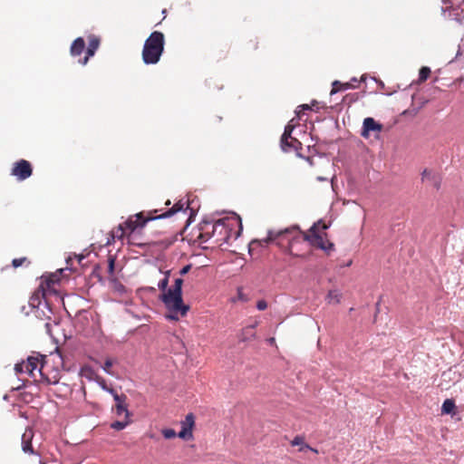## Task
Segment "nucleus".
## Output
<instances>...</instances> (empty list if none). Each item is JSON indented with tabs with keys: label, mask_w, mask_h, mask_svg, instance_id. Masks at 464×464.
<instances>
[{
	"label": "nucleus",
	"mask_w": 464,
	"mask_h": 464,
	"mask_svg": "<svg viewBox=\"0 0 464 464\" xmlns=\"http://www.w3.org/2000/svg\"><path fill=\"white\" fill-rule=\"evenodd\" d=\"M112 364H113L112 361L111 359H107L102 366L103 371L109 374H111V368Z\"/></svg>",
	"instance_id": "7c9ffc66"
},
{
	"label": "nucleus",
	"mask_w": 464,
	"mask_h": 464,
	"mask_svg": "<svg viewBox=\"0 0 464 464\" xmlns=\"http://www.w3.org/2000/svg\"><path fill=\"white\" fill-rule=\"evenodd\" d=\"M129 424V421H120L116 420L111 424V428L116 430H123L127 425Z\"/></svg>",
	"instance_id": "cd10ccee"
},
{
	"label": "nucleus",
	"mask_w": 464,
	"mask_h": 464,
	"mask_svg": "<svg viewBox=\"0 0 464 464\" xmlns=\"http://www.w3.org/2000/svg\"><path fill=\"white\" fill-rule=\"evenodd\" d=\"M299 149H301V142L297 139L293 137L288 140L287 150H283L288 152L292 150H297Z\"/></svg>",
	"instance_id": "4be33fe9"
},
{
	"label": "nucleus",
	"mask_w": 464,
	"mask_h": 464,
	"mask_svg": "<svg viewBox=\"0 0 464 464\" xmlns=\"http://www.w3.org/2000/svg\"><path fill=\"white\" fill-rule=\"evenodd\" d=\"M310 109H311V108H310V106H309L308 104H302V105L298 106L297 110L295 111V113H296V115H297L298 117H300V116H301V114H302L304 111H307V110H310Z\"/></svg>",
	"instance_id": "473e14b6"
},
{
	"label": "nucleus",
	"mask_w": 464,
	"mask_h": 464,
	"mask_svg": "<svg viewBox=\"0 0 464 464\" xmlns=\"http://www.w3.org/2000/svg\"><path fill=\"white\" fill-rule=\"evenodd\" d=\"M84 49H85V42H84L83 38L78 37L72 42L71 48H70V53L72 56H79L82 53Z\"/></svg>",
	"instance_id": "dca6fc26"
},
{
	"label": "nucleus",
	"mask_w": 464,
	"mask_h": 464,
	"mask_svg": "<svg viewBox=\"0 0 464 464\" xmlns=\"http://www.w3.org/2000/svg\"><path fill=\"white\" fill-rule=\"evenodd\" d=\"M114 401H116L115 412L117 416H121L122 414H124L126 419H128L130 413L126 403L127 396L125 394H115Z\"/></svg>",
	"instance_id": "f8f14e48"
},
{
	"label": "nucleus",
	"mask_w": 464,
	"mask_h": 464,
	"mask_svg": "<svg viewBox=\"0 0 464 464\" xmlns=\"http://www.w3.org/2000/svg\"><path fill=\"white\" fill-rule=\"evenodd\" d=\"M170 204H171V203H170V200H169V199H168V200L166 201V203H165V205H166V206H169Z\"/></svg>",
	"instance_id": "a19ab883"
},
{
	"label": "nucleus",
	"mask_w": 464,
	"mask_h": 464,
	"mask_svg": "<svg viewBox=\"0 0 464 464\" xmlns=\"http://www.w3.org/2000/svg\"><path fill=\"white\" fill-rule=\"evenodd\" d=\"M294 128H295V126H294V125H292L291 123H288V124L285 126V131H288V132H293Z\"/></svg>",
	"instance_id": "4c0bfd02"
},
{
	"label": "nucleus",
	"mask_w": 464,
	"mask_h": 464,
	"mask_svg": "<svg viewBox=\"0 0 464 464\" xmlns=\"http://www.w3.org/2000/svg\"><path fill=\"white\" fill-rule=\"evenodd\" d=\"M274 341H275V339H274V338H270V339H269V342H270V343H273Z\"/></svg>",
	"instance_id": "c03bdc74"
},
{
	"label": "nucleus",
	"mask_w": 464,
	"mask_h": 464,
	"mask_svg": "<svg viewBox=\"0 0 464 464\" xmlns=\"http://www.w3.org/2000/svg\"><path fill=\"white\" fill-rule=\"evenodd\" d=\"M182 284L181 278H177L174 285L161 295V300L168 309L166 318L178 321L180 316H185L188 311V306L184 304L182 300Z\"/></svg>",
	"instance_id": "7ed1b4c3"
},
{
	"label": "nucleus",
	"mask_w": 464,
	"mask_h": 464,
	"mask_svg": "<svg viewBox=\"0 0 464 464\" xmlns=\"http://www.w3.org/2000/svg\"><path fill=\"white\" fill-rule=\"evenodd\" d=\"M382 130V124L376 122L373 118L368 117L363 121L362 130L361 134L362 137L368 138L370 131L381 132Z\"/></svg>",
	"instance_id": "9b49d317"
},
{
	"label": "nucleus",
	"mask_w": 464,
	"mask_h": 464,
	"mask_svg": "<svg viewBox=\"0 0 464 464\" xmlns=\"http://www.w3.org/2000/svg\"><path fill=\"white\" fill-rule=\"evenodd\" d=\"M342 298V294L337 290H330L326 295L328 304H339Z\"/></svg>",
	"instance_id": "aec40b11"
},
{
	"label": "nucleus",
	"mask_w": 464,
	"mask_h": 464,
	"mask_svg": "<svg viewBox=\"0 0 464 464\" xmlns=\"http://www.w3.org/2000/svg\"><path fill=\"white\" fill-rule=\"evenodd\" d=\"M46 288L44 285V283H41L39 287L34 292L29 299V304L32 307H37L41 304L42 298L45 297Z\"/></svg>",
	"instance_id": "2eb2a0df"
},
{
	"label": "nucleus",
	"mask_w": 464,
	"mask_h": 464,
	"mask_svg": "<svg viewBox=\"0 0 464 464\" xmlns=\"http://www.w3.org/2000/svg\"><path fill=\"white\" fill-rule=\"evenodd\" d=\"M169 272H167L165 276L158 284V287L163 293H166L168 291L167 287H168V285H169Z\"/></svg>",
	"instance_id": "393cba45"
},
{
	"label": "nucleus",
	"mask_w": 464,
	"mask_h": 464,
	"mask_svg": "<svg viewBox=\"0 0 464 464\" xmlns=\"http://www.w3.org/2000/svg\"><path fill=\"white\" fill-rule=\"evenodd\" d=\"M304 439L301 436H295L291 441L292 446H302L304 444Z\"/></svg>",
	"instance_id": "2f4dec72"
},
{
	"label": "nucleus",
	"mask_w": 464,
	"mask_h": 464,
	"mask_svg": "<svg viewBox=\"0 0 464 464\" xmlns=\"http://www.w3.org/2000/svg\"><path fill=\"white\" fill-rule=\"evenodd\" d=\"M351 88H353V85L351 82H341L339 81H334L333 82L331 95H333L338 92L346 91Z\"/></svg>",
	"instance_id": "a211bd4d"
},
{
	"label": "nucleus",
	"mask_w": 464,
	"mask_h": 464,
	"mask_svg": "<svg viewBox=\"0 0 464 464\" xmlns=\"http://www.w3.org/2000/svg\"><path fill=\"white\" fill-rule=\"evenodd\" d=\"M327 227V225L320 220L314 223L305 233L301 232L298 227L295 226L284 230H269L266 238L252 240L250 246H263L271 242H276L277 246H285V242H286L287 252L292 254L293 243L302 238L304 241L309 242L312 246L322 249L326 254H329L334 250V245L327 238V234L325 233Z\"/></svg>",
	"instance_id": "f257e3e1"
},
{
	"label": "nucleus",
	"mask_w": 464,
	"mask_h": 464,
	"mask_svg": "<svg viewBox=\"0 0 464 464\" xmlns=\"http://www.w3.org/2000/svg\"><path fill=\"white\" fill-rule=\"evenodd\" d=\"M256 308L260 311H264L267 308V303L265 300H259L256 303Z\"/></svg>",
	"instance_id": "f704fd0d"
},
{
	"label": "nucleus",
	"mask_w": 464,
	"mask_h": 464,
	"mask_svg": "<svg viewBox=\"0 0 464 464\" xmlns=\"http://www.w3.org/2000/svg\"><path fill=\"white\" fill-rule=\"evenodd\" d=\"M292 137V132L284 131L282 137H281V148L282 150H287L288 140Z\"/></svg>",
	"instance_id": "a878e982"
},
{
	"label": "nucleus",
	"mask_w": 464,
	"mask_h": 464,
	"mask_svg": "<svg viewBox=\"0 0 464 464\" xmlns=\"http://www.w3.org/2000/svg\"><path fill=\"white\" fill-rule=\"evenodd\" d=\"M108 392H110L113 397L115 394H118L114 389L112 388H109V390L107 391Z\"/></svg>",
	"instance_id": "58836bf2"
},
{
	"label": "nucleus",
	"mask_w": 464,
	"mask_h": 464,
	"mask_svg": "<svg viewBox=\"0 0 464 464\" xmlns=\"http://www.w3.org/2000/svg\"><path fill=\"white\" fill-rule=\"evenodd\" d=\"M31 262L26 258V257H20V258H14L13 259L12 261V266L14 267V268H17L19 266H30Z\"/></svg>",
	"instance_id": "b1692460"
},
{
	"label": "nucleus",
	"mask_w": 464,
	"mask_h": 464,
	"mask_svg": "<svg viewBox=\"0 0 464 464\" xmlns=\"http://www.w3.org/2000/svg\"><path fill=\"white\" fill-rule=\"evenodd\" d=\"M430 69L427 66H423L420 68L419 72V81L420 82H425L430 75Z\"/></svg>",
	"instance_id": "5701e85b"
},
{
	"label": "nucleus",
	"mask_w": 464,
	"mask_h": 464,
	"mask_svg": "<svg viewBox=\"0 0 464 464\" xmlns=\"http://www.w3.org/2000/svg\"><path fill=\"white\" fill-rule=\"evenodd\" d=\"M352 97H353V98H352V100H351V101H355V100L357 99V94H356V93H353V94L352 95Z\"/></svg>",
	"instance_id": "ea45409f"
},
{
	"label": "nucleus",
	"mask_w": 464,
	"mask_h": 464,
	"mask_svg": "<svg viewBox=\"0 0 464 464\" xmlns=\"http://www.w3.org/2000/svg\"><path fill=\"white\" fill-rule=\"evenodd\" d=\"M161 433L163 437L167 440L174 439L175 437L178 436V434L173 429H163L161 430Z\"/></svg>",
	"instance_id": "bb28decb"
},
{
	"label": "nucleus",
	"mask_w": 464,
	"mask_h": 464,
	"mask_svg": "<svg viewBox=\"0 0 464 464\" xmlns=\"http://www.w3.org/2000/svg\"><path fill=\"white\" fill-rule=\"evenodd\" d=\"M114 265H115V258L111 256H109L108 259V272L110 275H112L114 272Z\"/></svg>",
	"instance_id": "c756f323"
},
{
	"label": "nucleus",
	"mask_w": 464,
	"mask_h": 464,
	"mask_svg": "<svg viewBox=\"0 0 464 464\" xmlns=\"http://www.w3.org/2000/svg\"><path fill=\"white\" fill-rule=\"evenodd\" d=\"M97 382L98 383L100 384V386L102 387V390L104 391H108L110 387L107 386V383L105 382V380L102 377H98L97 378Z\"/></svg>",
	"instance_id": "c9c22d12"
},
{
	"label": "nucleus",
	"mask_w": 464,
	"mask_h": 464,
	"mask_svg": "<svg viewBox=\"0 0 464 464\" xmlns=\"http://www.w3.org/2000/svg\"><path fill=\"white\" fill-rule=\"evenodd\" d=\"M55 360H58L59 363L62 362V358L60 355H51L49 357L41 355V366L38 370L43 382L47 384H56L60 381V372L58 368H54L51 363V361H53V363H54Z\"/></svg>",
	"instance_id": "423d86ee"
},
{
	"label": "nucleus",
	"mask_w": 464,
	"mask_h": 464,
	"mask_svg": "<svg viewBox=\"0 0 464 464\" xmlns=\"http://www.w3.org/2000/svg\"><path fill=\"white\" fill-rule=\"evenodd\" d=\"M34 432L31 429L25 430L22 436V450L24 453L34 454V448L32 446V440Z\"/></svg>",
	"instance_id": "ddd939ff"
},
{
	"label": "nucleus",
	"mask_w": 464,
	"mask_h": 464,
	"mask_svg": "<svg viewBox=\"0 0 464 464\" xmlns=\"http://www.w3.org/2000/svg\"><path fill=\"white\" fill-rule=\"evenodd\" d=\"M189 209L188 201H178L172 208L167 211L161 212L162 209H152L149 211H140L135 215L130 216L123 223L112 229L111 237L113 239H122L126 236H130L138 229L143 228L149 221L166 218L173 216L178 212L187 213Z\"/></svg>",
	"instance_id": "f03ea898"
},
{
	"label": "nucleus",
	"mask_w": 464,
	"mask_h": 464,
	"mask_svg": "<svg viewBox=\"0 0 464 464\" xmlns=\"http://www.w3.org/2000/svg\"><path fill=\"white\" fill-rule=\"evenodd\" d=\"M191 216L188 218V223L190 221Z\"/></svg>",
	"instance_id": "a18cd8bd"
},
{
	"label": "nucleus",
	"mask_w": 464,
	"mask_h": 464,
	"mask_svg": "<svg viewBox=\"0 0 464 464\" xmlns=\"http://www.w3.org/2000/svg\"><path fill=\"white\" fill-rule=\"evenodd\" d=\"M14 370L16 373L26 372V363L25 362H22L20 363H16L14 366Z\"/></svg>",
	"instance_id": "c85d7f7f"
},
{
	"label": "nucleus",
	"mask_w": 464,
	"mask_h": 464,
	"mask_svg": "<svg viewBox=\"0 0 464 464\" xmlns=\"http://www.w3.org/2000/svg\"><path fill=\"white\" fill-rule=\"evenodd\" d=\"M33 174L32 164L26 160H19L14 163L11 175L15 177L17 180H24Z\"/></svg>",
	"instance_id": "0eeeda50"
},
{
	"label": "nucleus",
	"mask_w": 464,
	"mask_h": 464,
	"mask_svg": "<svg viewBox=\"0 0 464 464\" xmlns=\"http://www.w3.org/2000/svg\"><path fill=\"white\" fill-rule=\"evenodd\" d=\"M422 181L428 182L430 185L433 186L436 189L440 188L441 179L440 176L430 169H424L421 174Z\"/></svg>",
	"instance_id": "4468645a"
},
{
	"label": "nucleus",
	"mask_w": 464,
	"mask_h": 464,
	"mask_svg": "<svg viewBox=\"0 0 464 464\" xmlns=\"http://www.w3.org/2000/svg\"><path fill=\"white\" fill-rule=\"evenodd\" d=\"M195 426V416L193 413L186 415L185 420L181 421V430L178 433L179 438L186 440L193 439V429Z\"/></svg>",
	"instance_id": "6e6552de"
},
{
	"label": "nucleus",
	"mask_w": 464,
	"mask_h": 464,
	"mask_svg": "<svg viewBox=\"0 0 464 464\" xmlns=\"http://www.w3.org/2000/svg\"><path fill=\"white\" fill-rule=\"evenodd\" d=\"M101 39L96 35H89L88 37V47L86 49L85 56L79 60L82 65H86L89 59L94 55L95 52L100 46Z\"/></svg>",
	"instance_id": "1a4fd4ad"
},
{
	"label": "nucleus",
	"mask_w": 464,
	"mask_h": 464,
	"mask_svg": "<svg viewBox=\"0 0 464 464\" xmlns=\"http://www.w3.org/2000/svg\"><path fill=\"white\" fill-rule=\"evenodd\" d=\"M455 409V403L452 400L447 399L442 403L441 411L442 413H451Z\"/></svg>",
	"instance_id": "412c9836"
},
{
	"label": "nucleus",
	"mask_w": 464,
	"mask_h": 464,
	"mask_svg": "<svg viewBox=\"0 0 464 464\" xmlns=\"http://www.w3.org/2000/svg\"><path fill=\"white\" fill-rule=\"evenodd\" d=\"M190 266L188 265V266H185L181 270H180V275H185L187 274L189 270H190Z\"/></svg>",
	"instance_id": "e433bc0d"
},
{
	"label": "nucleus",
	"mask_w": 464,
	"mask_h": 464,
	"mask_svg": "<svg viewBox=\"0 0 464 464\" xmlns=\"http://www.w3.org/2000/svg\"><path fill=\"white\" fill-rule=\"evenodd\" d=\"M165 37L161 32L154 31L144 43L142 60L146 64H155L164 51Z\"/></svg>",
	"instance_id": "39448f33"
},
{
	"label": "nucleus",
	"mask_w": 464,
	"mask_h": 464,
	"mask_svg": "<svg viewBox=\"0 0 464 464\" xmlns=\"http://www.w3.org/2000/svg\"><path fill=\"white\" fill-rule=\"evenodd\" d=\"M318 179H319V180H326V179L322 178V177H318Z\"/></svg>",
	"instance_id": "79ce46f5"
},
{
	"label": "nucleus",
	"mask_w": 464,
	"mask_h": 464,
	"mask_svg": "<svg viewBox=\"0 0 464 464\" xmlns=\"http://www.w3.org/2000/svg\"><path fill=\"white\" fill-rule=\"evenodd\" d=\"M352 82H357V79H356V78H353V79H352Z\"/></svg>",
	"instance_id": "37998d69"
},
{
	"label": "nucleus",
	"mask_w": 464,
	"mask_h": 464,
	"mask_svg": "<svg viewBox=\"0 0 464 464\" xmlns=\"http://www.w3.org/2000/svg\"><path fill=\"white\" fill-rule=\"evenodd\" d=\"M258 325V322L256 321L254 324L246 325L242 328L237 334V339L240 343H247L256 338V327Z\"/></svg>",
	"instance_id": "9d476101"
},
{
	"label": "nucleus",
	"mask_w": 464,
	"mask_h": 464,
	"mask_svg": "<svg viewBox=\"0 0 464 464\" xmlns=\"http://www.w3.org/2000/svg\"><path fill=\"white\" fill-rule=\"evenodd\" d=\"M26 363V372L34 376V371L41 366V355L40 356H29L25 361Z\"/></svg>",
	"instance_id": "f3484780"
},
{
	"label": "nucleus",
	"mask_w": 464,
	"mask_h": 464,
	"mask_svg": "<svg viewBox=\"0 0 464 464\" xmlns=\"http://www.w3.org/2000/svg\"><path fill=\"white\" fill-rule=\"evenodd\" d=\"M237 226L238 227V231L236 233V237H238L243 227L241 218L237 215L220 218L213 224L205 222L204 226L201 227L203 232L200 234V237L203 238L206 237L207 238H209L218 235L222 237V239L225 241H227L231 237L233 229Z\"/></svg>",
	"instance_id": "20e7f679"
},
{
	"label": "nucleus",
	"mask_w": 464,
	"mask_h": 464,
	"mask_svg": "<svg viewBox=\"0 0 464 464\" xmlns=\"http://www.w3.org/2000/svg\"><path fill=\"white\" fill-rule=\"evenodd\" d=\"M305 450H309L316 454L318 453V450L316 449L312 448L310 445H308L307 443H305L304 441V444H302V446H300L299 451L302 452V451H304Z\"/></svg>",
	"instance_id": "72a5a7b5"
},
{
	"label": "nucleus",
	"mask_w": 464,
	"mask_h": 464,
	"mask_svg": "<svg viewBox=\"0 0 464 464\" xmlns=\"http://www.w3.org/2000/svg\"><path fill=\"white\" fill-rule=\"evenodd\" d=\"M59 281L60 277L57 275H50L41 283H44L46 291H52L53 290L54 285L57 284Z\"/></svg>",
	"instance_id": "6ab92c4d"
}]
</instances>
